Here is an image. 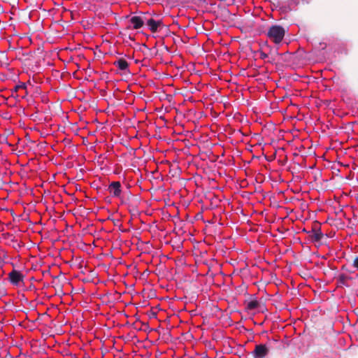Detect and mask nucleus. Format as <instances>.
I'll use <instances>...</instances> for the list:
<instances>
[{"label": "nucleus", "instance_id": "obj_1", "mask_svg": "<svg viewBox=\"0 0 358 358\" xmlns=\"http://www.w3.org/2000/svg\"><path fill=\"white\" fill-rule=\"evenodd\" d=\"M285 35V29L280 25H272L268 29L267 37L275 44H279Z\"/></svg>", "mask_w": 358, "mask_h": 358}, {"label": "nucleus", "instance_id": "obj_2", "mask_svg": "<svg viewBox=\"0 0 358 358\" xmlns=\"http://www.w3.org/2000/svg\"><path fill=\"white\" fill-rule=\"evenodd\" d=\"M24 275L19 271L13 269L8 273V279L13 285L18 286L24 280Z\"/></svg>", "mask_w": 358, "mask_h": 358}, {"label": "nucleus", "instance_id": "obj_3", "mask_svg": "<svg viewBox=\"0 0 358 358\" xmlns=\"http://www.w3.org/2000/svg\"><path fill=\"white\" fill-rule=\"evenodd\" d=\"M310 238L313 242H320L324 236L323 233L321 231V228L317 225L313 227L310 231H307Z\"/></svg>", "mask_w": 358, "mask_h": 358}, {"label": "nucleus", "instance_id": "obj_4", "mask_svg": "<svg viewBox=\"0 0 358 358\" xmlns=\"http://www.w3.org/2000/svg\"><path fill=\"white\" fill-rule=\"evenodd\" d=\"M253 352L257 358H265L268 355L269 350L266 345L259 344L255 346Z\"/></svg>", "mask_w": 358, "mask_h": 358}, {"label": "nucleus", "instance_id": "obj_5", "mask_svg": "<svg viewBox=\"0 0 358 358\" xmlns=\"http://www.w3.org/2000/svg\"><path fill=\"white\" fill-rule=\"evenodd\" d=\"M110 194L114 197H119L122 192L121 183L119 181L112 182L108 187Z\"/></svg>", "mask_w": 358, "mask_h": 358}, {"label": "nucleus", "instance_id": "obj_6", "mask_svg": "<svg viewBox=\"0 0 358 358\" xmlns=\"http://www.w3.org/2000/svg\"><path fill=\"white\" fill-rule=\"evenodd\" d=\"M129 23L132 25V29H138L141 28L144 24V21L142 17L139 16H133L129 20ZM131 27L129 25L127 27V29H131Z\"/></svg>", "mask_w": 358, "mask_h": 358}, {"label": "nucleus", "instance_id": "obj_7", "mask_svg": "<svg viewBox=\"0 0 358 358\" xmlns=\"http://www.w3.org/2000/svg\"><path fill=\"white\" fill-rule=\"evenodd\" d=\"M147 24L149 27L150 30L155 33L157 31L158 28L162 24V22L161 20L156 21L152 18L149 19L147 21Z\"/></svg>", "mask_w": 358, "mask_h": 358}, {"label": "nucleus", "instance_id": "obj_8", "mask_svg": "<svg viewBox=\"0 0 358 358\" xmlns=\"http://www.w3.org/2000/svg\"><path fill=\"white\" fill-rule=\"evenodd\" d=\"M113 64L122 71L127 70L129 67L128 62L124 59H119L115 61Z\"/></svg>", "mask_w": 358, "mask_h": 358}, {"label": "nucleus", "instance_id": "obj_9", "mask_svg": "<svg viewBox=\"0 0 358 358\" xmlns=\"http://www.w3.org/2000/svg\"><path fill=\"white\" fill-rule=\"evenodd\" d=\"M259 306V303L257 300H252L247 303L246 309L248 310H252L257 308Z\"/></svg>", "mask_w": 358, "mask_h": 358}, {"label": "nucleus", "instance_id": "obj_10", "mask_svg": "<svg viewBox=\"0 0 358 358\" xmlns=\"http://www.w3.org/2000/svg\"><path fill=\"white\" fill-rule=\"evenodd\" d=\"M272 343H273V344H275L276 345L275 348L279 350H281V349H283L285 348V344L282 341H279L276 338H273L272 340H270L268 341V344L270 345H271Z\"/></svg>", "mask_w": 358, "mask_h": 358}, {"label": "nucleus", "instance_id": "obj_11", "mask_svg": "<svg viewBox=\"0 0 358 358\" xmlns=\"http://www.w3.org/2000/svg\"><path fill=\"white\" fill-rule=\"evenodd\" d=\"M269 55V57H278L280 54L278 53V48L273 49L272 48H270L269 52H268Z\"/></svg>", "mask_w": 358, "mask_h": 358}, {"label": "nucleus", "instance_id": "obj_12", "mask_svg": "<svg viewBox=\"0 0 358 358\" xmlns=\"http://www.w3.org/2000/svg\"><path fill=\"white\" fill-rule=\"evenodd\" d=\"M26 87H27L26 84L24 83H22L20 85H17L15 87L14 91L17 92L20 89H26Z\"/></svg>", "mask_w": 358, "mask_h": 358}, {"label": "nucleus", "instance_id": "obj_13", "mask_svg": "<svg viewBox=\"0 0 358 358\" xmlns=\"http://www.w3.org/2000/svg\"><path fill=\"white\" fill-rule=\"evenodd\" d=\"M259 55H260V58L262 59H268L269 57V55L268 53H265L263 51H260L259 52Z\"/></svg>", "mask_w": 358, "mask_h": 358}, {"label": "nucleus", "instance_id": "obj_14", "mask_svg": "<svg viewBox=\"0 0 358 358\" xmlns=\"http://www.w3.org/2000/svg\"><path fill=\"white\" fill-rule=\"evenodd\" d=\"M352 266L358 271V256L354 258Z\"/></svg>", "mask_w": 358, "mask_h": 358}, {"label": "nucleus", "instance_id": "obj_15", "mask_svg": "<svg viewBox=\"0 0 358 358\" xmlns=\"http://www.w3.org/2000/svg\"><path fill=\"white\" fill-rule=\"evenodd\" d=\"M276 58L277 57H269L268 58L267 62L271 63V64H274L276 61Z\"/></svg>", "mask_w": 358, "mask_h": 358}, {"label": "nucleus", "instance_id": "obj_16", "mask_svg": "<svg viewBox=\"0 0 358 358\" xmlns=\"http://www.w3.org/2000/svg\"><path fill=\"white\" fill-rule=\"evenodd\" d=\"M247 358H257V357L255 355V353L252 351L247 355Z\"/></svg>", "mask_w": 358, "mask_h": 358}, {"label": "nucleus", "instance_id": "obj_17", "mask_svg": "<svg viewBox=\"0 0 358 358\" xmlns=\"http://www.w3.org/2000/svg\"><path fill=\"white\" fill-rule=\"evenodd\" d=\"M345 278H345V276L344 275H341L340 276V280H341V281L342 282H344V280H345Z\"/></svg>", "mask_w": 358, "mask_h": 358}]
</instances>
